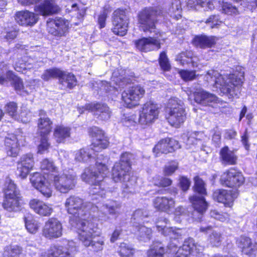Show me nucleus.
I'll list each match as a JSON object with an SVG mask.
<instances>
[{
	"mask_svg": "<svg viewBox=\"0 0 257 257\" xmlns=\"http://www.w3.org/2000/svg\"><path fill=\"white\" fill-rule=\"evenodd\" d=\"M89 133L93 138L91 147L76 151L74 156V160L78 162L95 161L96 169H93L91 167L86 168L81 175L82 180L91 185L89 194L94 200L105 198L110 191L105 181L109 173L108 169L105 164L107 158L101 154H95L106 148L109 143L104 132L98 127L90 128Z\"/></svg>",
	"mask_w": 257,
	"mask_h": 257,
	"instance_id": "f257e3e1",
	"label": "nucleus"
},
{
	"mask_svg": "<svg viewBox=\"0 0 257 257\" xmlns=\"http://www.w3.org/2000/svg\"><path fill=\"white\" fill-rule=\"evenodd\" d=\"M161 11L157 8H148L142 10L138 15L140 28L145 32L154 33L153 37L144 38L136 42V47L141 51L148 52L158 50L160 48L161 34L156 29L155 22L157 17L160 15Z\"/></svg>",
	"mask_w": 257,
	"mask_h": 257,
	"instance_id": "f03ea898",
	"label": "nucleus"
},
{
	"mask_svg": "<svg viewBox=\"0 0 257 257\" xmlns=\"http://www.w3.org/2000/svg\"><path fill=\"white\" fill-rule=\"evenodd\" d=\"M43 173L51 179L56 190L62 193H67L72 190L76 183V174L72 169H64L62 172L57 174V168L53 162L47 159L41 163Z\"/></svg>",
	"mask_w": 257,
	"mask_h": 257,
	"instance_id": "7ed1b4c3",
	"label": "nucleus"
},
{
	"mask_svg": "<svg viewBox=\"0 0 257 257\" xmlns=\"http://www.w3.org/2000/svg\"><path fill=\"white\" fill-rule=\"evenodd\" d=\"M34 11L36 13L28 10L16 12L15 19L19 25L25 27H32L38 21V15L48 16L57 13L59 11L55 0H44L39 5H36Z\"/></svg>",
	"mask_w": 257,
	"mask_h": 257,
	"instance_id": "20e7f679",
	"label": "nucleus"
},
{
	"mask_svg": "<svg viewBox=\"0 0 257 257\" xmlns=\"http://www.w3.org/2000/svg\"><path fill=\"white\" fill-rule=\"evenodd\" d=\"M64 207L68 213L78 218L75 221H70L72 227L76 229L77 223L81 221H91L89 220L90 216L98 210V206L93 203L84 202L82 198L75 195H71L66 198Z\"/></svg>",
	"mask_w": 257,
	"mask_h": 257,
	"instance_id": "39448f33",
	"label": "nucleus"
},
{
	"mask_svg": "<svg viewBox=\"0 0 257 257\" xmlns=\"http://www.w3.org/2000/svg\"><path fill=\"white\" fill-rule=\"evenodd\" d=\"M133 155L129 153L121 154L120 161L115 163L112 170V177L115 182L122 183V187L124 192L126 193H133L134 187L136 183V178L131 176L130 160Z\"/></svg>",
	"mask_w": 257,
	"mask_h": 257,
	"instance_id": "423d86ee",
	"label": "nucleus"
},
{
	"mask_svg": "<svg viewBox=\"0 0 257 257\" xmlns=\"http://www.w3.org/2000/svg\"><path fill=\"white\" fill-rule=\"evenodd\" d=\"M78 237L85 246H91L94 251L102 250L104 238L100 236V232L96 231L97 227L94 221H81L76 224Z\"/></svg>",
	"mask_w": 257,
	"mask_h": 257,
	"instance_id": "0eeeda50",
	"label": "nucleus"
},
{
	"mask_svg": "<svg viewBox=\"0 0 257 257\" xmlns=\"http://www.w3.org/2000/svg\"><path fill=\"white\" fill-rule=\"evenodd\" d=\"M3 191L4 194L2 203L3 208L10 212H16L20 210L21 198L20 191L10 178L6 179Z\"/></svg>",
	"mask_w": 257,
	"mask_h": 257,
	"instance_id": "6e6552de",
	"label": "nucleus"
},
{
	"mask_svg": "<svg viewBox=\"0 0 257 257\" xmlns=\"http://www.w3.org/2000/svg\"><path fill=\"white\" fill-rule=\"evenodd\" d=\"M183 102L176 97L169 99L166 108V118L170 125L179 127L186 118Z\"/></svg>",
	"mask_w": 257,
	"mask_h": 257,
	"instance_id": "1a4fd4ad",
	"label": "nucleus"
},
{
	"mask_svg": "<svg viewBox=\"0 0 257 257\" xmlns=\"http://www.w3.org/2000/svg\"><path fill=\"white\" fill-rule=\"evenodd\" d=\"M218 2L222 13L230 16H236L239 14L238 9L235 6L227 2L219 0H188V6L197 10L202 8L204 11H211L214 9L215 5Z\"/></svg>",
	"mask_w": 257,
	"mask_h": 257,
	"instance_id": "9d476101",
	"label": "nucleus"
},
{
	"mask_svg": "<svg viewBox=\"0 0 257 257\" xmlns=\"http://www.w3.org/2000/svg\"><path fill=\"white\" fill-rule=\"evenodd\" d=\"M168 219L166 218L160 217L156 222V228L159 232H161L162 234L165 236H169L171 242L168 245V248L171 250V252L176 251L179 239L182 238V236L184 231L178 228H173L166 227L164 224H166L168 222Z\"/></svg>",
	"mask_w": 257,
	"mask_h": 257,
	"instance_id": "9b49d317",
	"label": "nucleus"
},
{
	"mask_svg": "<svg viewBox=\"0 0 257 257\" xmlns=\"http://www.w3.org/2000/svg\"><path fill=\"white\" fill-rule=\"evenodd\" d=\"M160 108L159 105L150 101L145 103L139 111V123L149 125L158 118Z\"/></svg>",
	"mask_w": 257,
	"mask_h": 257,
	"instance_id": "f8f14e48",
	"label": "nucleus"
},
{
	"mask_svg": "<svg viewBox=\"0 0 257 257\" xmlns=\"http://www.w3.org/2000/svg\"><path fill=\"white\" fill-rule=\"evenodd\" d=\"M145 90L141 85H135L123 91L122 100L126 107L133 108L139 105V101L145 94Z\"/></svg>",
	"mask_w": 257,
	"mask_h": 257,
	"instance_id": "ddd939ff",
	"label": "nucleus"
},
{
	"mask_svg": "<svg viewBox=\"0 0 257 257\" xmlns=\"http://www.w3.org/2000/svg\"><path fill=\"white\" fill-rule=\"evenodd\" d=\"M30 182L32 186L38 190L45 197L49 198L52 196V190L47 176L40 173L36 172L31 176Z\"/></svg>",
	"mask_w": 257,
	"mask_h": 257,
	"instance_id": "4468645a",
	"label": "nucleus"
},
{
	"mask_svg": "<svg viewBox=\"0 0 257 257\" xmlns=\"http://www.w3.org/2000/svg\"><path fill=\"white\" fill-rule=\"evenodd\" d=\"M63 227L61 222L56 218L48 219L42 228V235L48 239H54L62 235Z\"/></svg>",
	"mask_w": 257,
	"mask_h": 257,
	"instance_id": "2eb2a0df",
	"label": "nucleus"
},
{
	"mask_svg": "<svg viewBox=\"0 0 257 257\" xmlns=\"http://www.w3.org/2000/svg\"><path fill=\"white\" fill-rule=\"evenodd\" d=\"M78 110L80 113L88 110L93 113V115L100 119L103 120H108L111 115L109 108L105 104L100 103H87L84 106H79Z\"/></svg>",
	"mask_w": 257,
	"mask_h": 257,
	"instance_id": "dca6fc26",
	"label": "nucleus"
},
{
	"mask_svg": "<svg viewBox=\"0 0 257 257\" xmlns=\"http://www.w3.org/2000/svg\"><path fill=\"white\" fill-rule=\"evenodd\" d=\"M204 250V246L195 243L192 238L186 239L183 245L179 247L174 257H187L190 254L200 256Z\"/></svg>",
	"mask_w": 257,
	"mask_h": 257,
	"instance_id": "f3484780",
	"label": "nucleus"
},
{
	"mask_svg": "<svg viewBox=\"0 0 257 257\" xmlns=\"http://www.w3.org/2000/svg\"><path fill=\"white\" fill-rule=\"evenodd\" d=\"M214 86L229 98H237L240 92L242 81H214Z\"/></svg>",
	"mask_w": 257,
	"mask_h": 257,
	"instance_id": "a211bd4d",
	"label": "nucleus"
},
{
	"mask_svg": "<svg viewBox=\"0 0 257 257\" xmlns=\"http://www.w3.org/2000/svg\"><path fill=\"white\" fill-rule=\"evenodd\" d=\"M113 33L117 35L124 36L127 31L128 19L123 10L118 9L113 13Z\"/></svg>",
	"mask_w": 257,
	"mask_h": 257,
	"instance_id": "6ab92c4d",
	"label": "nucleus"
},
{
	"mask_svg": "<svg viewBox=\"0 0 257 257\" xmlns=\"http://www.w3.org/2000/svg\"><path fill=\"white\" fill-rule=\"evenodd\" d=\"M220 180L224 186L236 188L243 184L244 179L240 172L231 168L221 175Z\"/></svg>",
	"mask_w": 257,
	"mask_h": 257,
	"instance_id": "aec40b11",
	"label": "nucleus"
},
{
	"mask_svg": "<svg viewBox=\"0 0 257 257\" xmlns=\"http://www.w3.org/2000/svg\"><path fill=\"white\" fill-rule=\"evenodd\" d=\"M69 23L62 18H56L47 23V30L51 35L61 37L65 35L68 31Z\"/></svg>",
	"mask_w": 257,
	"mask_h": 257,
	"instance_id": "412c9836",
	"label": "nucleus"
},
{
	"mask_svg": "<svg viewBox=\"0 0 257 257\" xmlns=\"http://www.w3.org/2000/svg\"><path fill=\"white\" fill-rule=\"evenodd\" d=\"M194 211L191 213L192 217L196 221H200L207 208V203L204 197L194 195L189 198Z\"/></svg>",
	"mask_w": 257,
	"mask_h": 257,
	"instance_id": "4be33fe9",
	"label": "nucleus"
},
{
	"mask_svg": "<svg viewBox=\"0 0 257 257\" xmlns=\"http://www.w3.org/2000/svg\"><path fill=\"white\" fill-rule=\"evenodd\" d=\"M193 93L195 101L202 105L214 107L219 101L216 96L202 88L197 89Z\"/></svg>",
	"mask_w": 257,
	"mask_h": 257,
	"instance_id": "5701e85b",
	"label": "nucleus"
},
{
	"mask_svg": "<svg viewBox=\"0 0 257 257\" xmlns=\"http://www.w3.org/2000/svg\"><path fill=\"white\" fill-rule=\"evenodd\" d=\"M34 165L33 155L27 154L23 155L17 164V173L22 179L26 178Z\"/></svg>",
	"mask_w": 257,
	"mask_h": 257,
	"instance_id": "b1692460",
	"label": "nucleus"
},
{
	"mask_svg": "<svg viewBox=\"0 0 257 257\" xmlns=\"http://www.w3.org/2000/svg\"><path fill=\"white\" fill-rule=\"evenodd\" d=\"M43 79H59L63 80H76L71 73L54 67L46 70L42 75Z\"/></svg>",
	"mask_w": 257,
	"mask_h": 257,
	"instance_id": "393cba45",
	"label": "nucleus"
},
{
	"mask_svg": "<svg viewBox=\"0 0 257 257\" xmlns=\"http://www.w3.org/2000/svg\"><path fill=\"white\" fill-rule=\"evenodd\" d=\"M96 206H98V210H96L94 213H92V217H102L103 216L102 211L105 209L110 215H118L119 214L121 203L118 201L111 200L107 201L102 206H100L99 204Z\"/></svg>",
	"mask_w": 257,
	"mask_h": 257,
	"instance_id": "a878e982",
	"label": "nucleus"
},
{
	"mask_svg": "<svg viewBox=\"0 0 257 257\" xmlns=\"http://www.w3.org/2000/svg\"><path fill=\"white\" fill-rule=\"evenodd\" d=\"M29 206L36 214L41 216H49L53 211L52 205L37 198L31 199Z\"/></svg>",
	"mask_w": 257,
	"mask_h": 257,
	"instance_id": "bb28decb",
	"label": "nucleus"
},
{
	"mask_svg": "<svg viewBox=\"0 0 257 257\" xmlns=\"http://www.w3.org/2000/svg\"><path fill=\"white\" fill-rule=\"evenodd\" d=\"M20 140L14 134L9 135L5 139V150L9 156L17 157L19 152Z\"/></svg>",
	"mask_w": 257,
	"mask_h": 257,
	"instance_id": "cd10ccee",
	"label": "nucleus"
},
{
	"mask_svg": "<svg viewBox=\"0 0 257 257\" xmlns=\"http://www.w3.org/2000/svg\"><path fill=\"white\" fill-rule=\"evenodd\" d=\"M213 199L218 202L223 203L226 206H231L236 197V195L231 191L217 190L213 194Z\"/></svg>",
	"mask_w": 257,
	"mask_h": 257,
	"instance_id": "c85d7f7f",
	"label": "nucleus"
},
{
	"mask_svg": "<svg viewBox=\"0 0 257 257\" xmlns=\"http://www.w3.org/2000/svg\"><path fill=\"white\" fill-rule=\"evenodd\" d=\"M206 78L213 80H242L243 79V73L235 71L232 74H220L217 71L213 70L208 71L206 74Z\"/></svg>",
	"mask_w": 257,
	"mask_h": 257,
	"instance_id": "c756f323",
	"label": "nucleus"
},
{
	"mask_svg": "<svg viewBox=\"0 0 257 257\" xmlns=\"http://www.w3.org/2000/svg\"><path fill=\"white\" fill-rule=\"evenodd\" d=\"M237 243L244 254L253 257L257 252V243L255 245H253L250 239L246 236H240L237 240Z\"/></svg>",
	"mask_w": 257,
	"mask_h": 257,
	"instance_id": "7c9ffc66",
	"label": "nucleus"
},
{
	"mask_svg": "<svg viewBox=\"0 0 257 257\" xmlns=\"http://www.w3.org/2000/svg\"><path fill=\"white\" fill-rule=\"evenodd\" d=\"M200 231L205 233H210L208 241L212 246H218L221 244L223 237L219 232L212 229L211 226H202L200 228Z\"/></svg>",
	"mask_w": 257,
	"mask_h": 257,
	"instance_id": "2f4dec72",
	"label": "nucleus"
},
{
	"mask_svg": "<svg viewBox=\"0 0 257 257\" xmlns=\"http://www.w3.org/2000/svg\"><path fill=\"white\" fill-rule=\"evenodd\" d=\"M153 204L156 209L169 213L175 206V201L171 198L158 197L154 199Z\"/></svg>",
	"mask_w": 257,
	"mask_h": 257,
	"instance_id": "473e14b6",
	"label": "nucleus"
},
{
	"mask_svg": "<svg viewBox=\"0 0 257 257\" xmlns=\"http://www.w3.org/2000/svg\"><path fill=\"white\" fill-rule=\"evenodd\" d=\"M42 257H73L70 251L62 246L52 245L48 251L42 252Z\"/></svg>",
	"mask_w": 257,
	"mask_h": 257,
	"instance_id": "72a5a7b5",
	"label": "nucleus"
},
{
	"mask_svg": "<svg viewBox=\"0 0 257 257\" xmlns=\"http://www.w3.org/2000/svg\"><path fill=\"white\" fill-rule=\"evenodd\" d=\"M146 211L142 209L136 210L133 213L131 218V223L133 228H137L142 225V224L148 223L151 220Z\"/></svg>",
	"mask_w": 257,
	"mask_h": 257,
	"instance_id": "f704fd0d",
	"label": "nucleus"
},
{
	"mask_svg": "<svg viewBox=\"0 0 257 257\" xmlns=\"http://www.w3.org/2000/svg\"><path fill=\"white\" fill-rule=\"evenodd\" d=\"M70 128L64 125H57L54 128V138L58 143H63L70 136Z\"/></svg>",
	"mask_w": 257,
	"mask_h": 257,
	"instance_id": "c9c22d12",
	"label": "nucleus"
},
{
	"mask_svg": "<svg viewBox=\"0 0 257 257\" xmlns=\"http://www.w3.org/2000/svg\"><path fill=\"white\" fill-rule=\"evenodd\" d=\"M52 121L46 116H41L38 120V127L40 135L48 136L52 130Z\"/></svg>",
	"mask_w": 257,
	"mask_h": 257,
	"instance_id": "e433bc0d",
	"label": "nucleus"
},
{
	"mask_svg": "<svg viewBox=\"0 0 257 257\" xmlns=\"http://www.w3.org/2000/svg\"><path fill=\"white\" fill-rule=\"evenodd\" d=\"M133 233L138 235L140 240L147 241L150 239L152 236V229L147 226L141 225L137 228H133Z\"/></svg>",
	"mask_w": 257,
	"mask_h": 257,
	"instance_id": "4c0bfd02",
	"label": "nucleus"
},
{
	"mask_svg": "<svg viewBox=\"0 0 257 257\" xmlns=\"http://www.w3.org/2000/svg\"><path fill=\"white\" fill-rule=\"evenodd\" d=\"M193 43L195 46L201 48L209 47L215 43V39L213 37H207L204 35L197 36L194 39Z\"/></svg>",
	"mask_w": 257,
	"mask_h": 257,
	"instance_id": "58836bf2",
	"label": "nucleus"
},
{
	"mask_svg": "<svg viewBox=\"0 0 257 257\" xmlns=\"http://www.w3.org/2000/svg\"><path fill=\"white\" fill-rule=\"evenodd\" d=\"M25 226L28 231L31 233H36L39 227V222L31 215L25 217Z\"/></svg>",
	"mask_w": 257,
	"mask_h": 257,
	"instance_id": "ea45409f",
	"label": "nucleus"
},
{
	"mask_svg": "<svg viewBox=\"0 0 257 257\" xmlns=\"http://www.w3.org/2000/svg\"><path fill=\"white\" fill-rule=\"evenodd\" d=\"M221 158L224 163L233 165L236 161V157L234 153L230 151L228 147L222 148L220 152Z\"/></svg>",
	"mask_w": 257,
	"mask_h": 257,
	"instance_id": "a19ab883",
	"label": "nucleus"
},
{
	"mask_svg": "<svg viewBox=\"0 0 257 257\" xmlns=\"http://www.w3.org/2000/svg\"><path fill=\"white\" fill-rule=\"evenodd\" d=\"M6 112L14 119L19 121H22L23 123H27L28 119L26 118H21L18 115L17 104L14 102L8 103L5 107Z\"/></svg>",
	"mask_w": 257,
	"mask_h": 257,
	"instance_id": "79ce46f5",
	"label": "nucleus"
},
{
	"mask_svg": "<svg viewBox=\"0 0 257 257\" xmlns=\"http://www.w3.org/2000/svg\"><path fill=\"white\" fill-rule=\"evenodd\" d=\"M0 80H21L11 71L7 70V66L4 63L0 64Z\"/></svg>",
	"mask_w": 257,
	"mask_h": 257,
	"instance_id": "37998d69",
	"label": "nucleus"
},
{
	"mask_svg": "<svg viewBox=\"0 0 257 257\" xmlns=\"http://www.w3.org/2000/svg\"><path fill=\"white\" fill-rule=\"evenodd\" d=\"M22 252V248L18 245L6 246L3 252L4 257H18Z\"/></svg>",
	"mask_w": 257,
	"mask_h": 257,
	"instance_id": "c03bdc74",
	"label": "nucleus"
},
{
	"mask_svg": "<svg viewBox=\"0 0 257 257\" xmlns=\"http://www.w3.org/2000/svg\"><path fill=\"white\" fill-rule=\"evenodd\" d=\"M165 249L161 243L154 244L147 252L148 257H163Z\"/></svg>",
	"mask_w": 257,
	"mask_h": 257,
	"instance_id": "a18cd8bd",
	"label": "nucleus"
},
{
	"mask_svg": "<svg viewBox=\"0 0 257 257\" xmlns=\"http://www.w3.org/2000/svg\"><path fill=\"white\" fill-rule=\"evenodd\" d=\"M105 84V90L108 93H111V91H114L113 94H116V92L118 91H121V86L124 84V81H104Z\"/></svg>",
	"mask_w": 257,
	"mask_h": 257,
	"instance_id": "49530a36",
	"label": "nucleus"
},
{
	"mask_svg": "<svg viewBox=\"0 0 257 257\" xmlns=\"http://www.w3.org/2000/svg\"><path fill=\"white\" fill-rule=\"evenodd\" d=\"M167 141L166 139H163L155 146L153 149V153L156 157L159 156L161 154H167L169 153Z\"/></svg>",
	"mask_w": 257,
	"mask_h": 257,
	"instance_id": "de8ad7c7",
	"label": "nucleus"
},
{
	"mask_svg": "<svg viewBox=\"0 0 257 257\" xmlns=\"http://www.w3.org/2000/svg\"><path fill=\"white\" fill-rule=\"evenodd\" d=\"M135 249L125 243H121L119 246L120 257H134Z\"/></svg>",
	"mask_w": 257,
	"mask_h": 257,
	"instance_id": "09e8293b",
	"label": "nucleus"
},
{
	"mask_svg": "<svg viewBox=\"0 0 257 257\" xmlns=\"http://www.w3.org/2000/svg\"><path fill=\"white\" fill-rule=\"evenodd\" d=\"M40 144L38 146V153L43 154L48 152L50 144L48 142V136L40 135Z\"/></svg>",
	"mask_w": 257,
	"mask_h": 257,
	"instance_id": "8fccbe9b",
	"label": "nucleus"
},
{
	"mask_svg": "<svg viewBox=\"0 0 257 257\" xmlns=\"http://www.w3.org/2000/svg\"><path fill=\"white\" fill-rule=\"evenodd\" d=\"M193 53L191 51H186L181 53L176 57V61L179 62L181 64L184 65L189 64L190 60L192 61Z\"/></svg>",
	"mask_w": 257,
	"mask_h": 257,
	"instance_id": "3c124183",
	"label": "nucleus"
},
{
	"mask_svg": "<svg viewBox=\"0 0 257 257\" xmlns=\"http://www.w3.org/2000/svg\"><path fill=\"white\" fill-rule=\"evenodd\" d=\"M194 190L200 194L205 195L206 193L204 181L198 176L194 177Z\"/></svg>",
	"mask_w": 257,
	"mask_h": 257,
	"instance_id": "603ef678",
	"label": "nucleus"
},
{
	"mask_svg": "<svg viewBox=\"0 0 257 257\" xmlns=\"http://www.w3.org/2000/svg\"><path fill=\"white\" fill-rule=\"evenodd\" d=\"M178 73L183 80H192L193 79H199L194 71L180 70L178 71Z\"/></svg>",
	"mask_w": 257,
	"mask_h": 257,
	"instance_id": "864d4df0",
	"label": "nucleus"
},
{
	"mask_svg": "<svg viewBox=\"0 0 257 257\" xmlns=\"http://www.w3.org/2000/svg\"><path fill=\"white\" fill-rule=\"evenodd\" d=\"M159 63L161 68L164 71H169L171 65L165 52H162L160 55Z\"/></svg>",
	"mask_w": 257,
	"mask_h": 257,
	"instance_id": "5fc2aeb1",
	"label": "nucleus"
},
{
	"mask_svg": "<svg viewBox=\"0 0 257 257\" xmlns=\"http://www.w3.org/2000/svg\"><path fill=\"white\" fill-rule=\"evenodd\" d=\"M178 163L175 161H172L165 166L164 169V173L166 176L171 175L178 169Z\"/></svg>",
	"mask_w": 257,
	"mask_h": 257,
	"instance_id": "6e6d98bb",
	"label": "nucleus"
},
{
	"mask_svg": "<svg viewBox=\"0 0 257 257\" xmlns=\"http://www.w3.org/2000/svg\"><path fill=\"white\" fill-rule=\"evenodd\" d=\"M210 216L216 220H218L221 222L227 221L229 218V215L227 213H220L218 211L214 210L210 212Z\"/></svg>",
	"mask_w": 257,
	"mask_h": 257,
	"instance_id": "4d7b16f0",
	"label": "nucleus"
},
{
	"mask_svg": "<svg viewBox=\"0 0 257 257\" xmlns=\"http://www.w3.org/2000/svg\"><path fill=\"white\" fill-rule=\"evenodd\" d=\"M206 24L208 25L211 29L215 28L221 23L219 21V16L212 15L205 21Z\"/></svg>",
	"mask_w": 257,
	"mask_h": 257,
	"instance_id": "13d9d810",
	"label": "nucleus"
},
{
	"mask_svg": "<svg viewBox=\"0 0 257 257\" xmlns=\"http://www.w3.org/2000/svg\"><path fill=\"white\" fill-rule=\"evenodd\" d=\"M135 117L134 115H124L121 118V121L124 125L128 127L135 124Z\"/></svg>",
	"mask_w": 257,
	"mask_h": 257,
	"instance_id": "bf43d9fd",
	"label": "nucleus"
},
{
	"mask_svg": "<svg viewBox=\"0 0 257 257\" xmlns=\"http://www.w3.org/2000/svg\"><path fill=\"white\" fill-rule=\"evenodd\" d=\"M172 182V180L167 178L162 177L160 179H158V181L154 179V184L160 187H165L169 186L171 185Z\"/></svg>",
	"mask_w": 257,
	"mask_h": 257,
	"instance_id": "052dcab7",
	"label": "nucleus"
},
{
	"mask_svg": "<svg viewBox=\"0 0 257 257\" xmlns=\"http://www.w3.org/2000/svg\"><path fill=\"white\" fill-rule=\"evenodd\" d=\"M167 140V145L169 147V153L175 151L176 149L180 148V146L179 145V142L176 140L171 139V138H166Z\"/></svg>",
	"mask_w": 257,
	"mask_h": 257,
	"instance_id": "680f3d73",
	"label": "nucleus"
},
{
	"mask_svg": "<svg viewBox=\"0 0 257 257\" xmlns=\"http://www.w3.org/2000/svg\"><path fill=\"white\" fill-rule=\"evenodd\" d=\"M185 209L182 206H179L175 209L174 211L175 220L178 222H181L182 219L180 217H183L185 215Z\"/></svg>",
	"mask_w": 257,
	"mask_h": 257,
	"instance_id": "e2e57ef3",
	"label": "nucleus"
},
{
	"mask_svg": "<svg viewBox=\"0 0 257 257\" xmlns=\"http://www.w3.org/2000/svg\"><path fill=\"white\" fill-rule=\"evenodd\" d=\"M179 184L180 187L182 190L184 191H186L189 189L190 186V181L187 178L181 177L179 180Z\"/></svg>",
	"mask_w": 257,
	"mask_h": 257,
	"instance_id": "0e129e2a",
	"label": "nucleus"
},
{
	"mask_svg": "<svg viewBox=\"0 0 257 257\" xmlns=\"http://www.w3.org/2000/svg\"><path fill=\"white\" fill-rule=\"evenodd\" d=\"M59 87L62 89H72L76 85V81H59Z\"/></svg>",
	"mask_w": 257,
	"mask_h": 257,
	"instance_id": "69168bd1",
	"label": "nucleus"
},
{
	"mask_svg": "<svg viewBox=\"0 0 257 257\" xmlns=\"http://www.w3.org/2000/svg\"><path fill=\"white\" fill-rule=\"evenodd\" d=\"M12 85L15 87L16 90L18 92L23 90V91L26 92L27 93H28L27 88H25L24 87L23 81H13Z\"/></svg>",
	"mask_w": 257,
	"mask_h": 257,
	"instance_id": "338daca9",
	"label": "nucleus"
},
{
	"mask_svg": "<svg viewBox=\"0 0 257 257\" xmlns=\"http://www.w3.org/2000/svg\"><path fill=\"white\" fill-rule=\"evenodd\" d=\"M107 13L104 10L102 14H101L98 19V23L99 25L100 28H104L105 26V20L107 17Z\"/></svg>",
	"mask_w": 257,
	"mask_h": 257,
	"instance_id": "774afa93",
	"label": "nucleus"
}]
</instances>
